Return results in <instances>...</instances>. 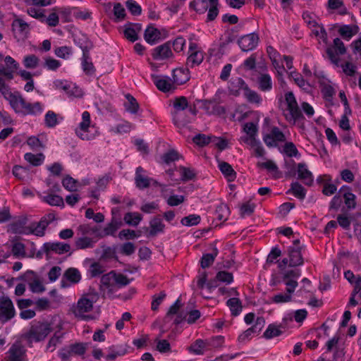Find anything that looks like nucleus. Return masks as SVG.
<instances>
[{
	"label": "nucleus",
	"mask_w": 361,
	"mask_h": 361,
	"mask_svg": "<svg viewBox=\"0 0 361 361\" xmlns=\"http://www.w3.org/2000/svg\"><path fill=\"white\" fill-rule=\"evenodd\" d=\"M29 234H34L37 236L42 237L45 234V229L42 226L39 227V224L37 222H33L28 226L27 235Z\"/></svg>",
	"instance_id": "57"
},
{
	"label": "nucleus",
	"mask_w": 361,
	"mask_h": 361,
	"mask_svg": "<svg viewBox=\"0 0 361 361\" xmlns=\"http://www.w3.org/2000/svg\"><path fill=\"white\" fill-rule=\"evenodd\" d=\"M256 54H252L245 59L242 65L245 71H253L256 68Z\"/></svg>",
	"instance_id": "63"
},
{
	"label": "nucleus",
	"mask_w": 361,
	"mask_h": 361,
	"mask_svg": "<svg viewBox=\"0 0 361 361\" xmlns=\"http://www.w3.org/2000/svg\"><path fill=\"white\" fill-rule=\"evenodd\" d=\"M259 35L256 32H252L241 36L238 40V44L243 51H250L255 49L259 43Z\"/></svg>",
	"instance_id": "9"
},
{
	"label": "nucleus",
	"mask_w": 361,
	"mask_h": 361,
	"mask_svg": "<svg viewBox=\"0 0 361 361\" xmlns=\"http://www.w3.org/2000/svg\"><path fill=\"white\" fill-rule=\"evenodd\" d=\"M204 60V54L202 51H193L191 52L186 62V66L190 68H194L199 66Z\"/></svg>",
	"instance_id": "35"
},
{
	"label": "nucleus",
	"mask_w": 361,
	"mask_h": 361,
	"mask_svg": "<svg viewBox=\"0 0 361 361\" xmlns=\"http://www.w3.org/2000/svg\"><path fill=\"white\" fill-rule=\"evenodd\" d=\"M42 200L46 203L51 206L63 207L64 202L62 197L58 195L49 194L42 197Z\"/></svg>",
	"instance_id": "41"
},
{
	"label": "nucleus",
	"mask_w": 361,
	"mask_h": 361,
	"mask_svg": "<svg viewBox=\"0 0 361 361\" xmlns=\"http://www.w3.org/2000/svg\"><path fill=\"white\" fill-rule=\"evenodd\" d=\"M164 333V331H161V334ZM162 334H161L159 338H157L155 340V342L157 343L156 348L157 350L160 352L161 353H166L171 352V345L169 342L166 340H160L159 338L161 336Z\"/></svg>",
	"instance_id": "44"
},
{
	"label": "nucleus",
	"mask_w": 361,
	"mask_h": 361,
	"mask_svg": "<svg viewBox=\"0 0 361 361\" xmlns=\"http://www.w3.org/2000/svg\"><path fill=\"white\" fill-rule=\"evenodd\" d=\"M180 170L181 171V180L183 181H188L192 180L196 176L195 172L190 168L180 166Z\"/></svg>",
	"instance_id": "60"
},
{
	"label": "nucleus",
	"mask_w": 361,
	"mask_h": 361,
	"mask_svg": "<svg viewBox=\"0 0 361 361\" xmlns=\"http://www.w3.org/2000/svg\"><path fill=\"white\" fill-rule=\"evenodd\" d=\"M281 334L282 331L279 329V326H277L274 324H271L264 331L263 336L267 339H271L274 337L280 336Z\"/></svg>",
	"instance_id": "43"
},
{
	"label": "nucleus",
	"mask_w": 361,
	"mask_h": 361,
	"mask_svg": "<svg viewBox=\"0 0 361 361\" xmlns=\"http://www.w3.org/2000/svg\"><path fill=\"white\" fill-rule=\"evenodd\" d=\"M144 172L145 170L142 166L137 167L135 176V183L136 187L140 190L149 188L152 180V178L142 175Z\"/></svg>",
	"instance_id": "18"
},
{
	"label": "nucleus",
	"mask_w": 361,
	"mask_h": 361,
	"mask_svg": "<svg viewBox=\"0 0 361 361\" xmlns=\"http://www.w3.org/2000/svg\"><path fill=\"white\" fill-rule=\"evenodd\" d=\"M285 100L287 104V109L289 111L290 119L293 120L295 122L303 118V115L292 92H288L285 94Z\"/></svg>",
	"instance_id": "8"
},
{
	"label": "nucleus",
	"mask_w": 361,
	"mask_h": 361,
	"mask_svg": "<svg viewBox=\"0 0 361 361\" xmlns=\"http://www.w3.org/2000/svg\"><path fill=\"white\" fill-rule=\"evenodd\" d=\"M74 42L82 49V54L90 53V50L93 47L92 42L84 35H75Z\"/></svg>",
	"instance_id": "27"
},
{
	"label": "nucleus",
	"mask_w": 361,
	"mask_h": 361,
	"mask_svg": "<svg viewBox=\"0 0 361 361\" xmlns=\"http://www.w3.org/2000/svg\"><path fill=\"white\" fill-rule=\"evenodd\" d=\"M55 54L61 59H66L72 54L71 48L67 46L57 47L54 50Z\"/></svg>",
	"instance_id": "64"
},
{
	"label": "nucleus",
	"mask_w": 361,
	"mask_h": 361,
	"mask_svg": "<svg viewBox=\"0 0 361 361\" xmlns=\"http://www.w3.org/2000/svg\"><path fill=\"white\" fill-rule=\"evenodd\" d=\"M301 248L289 247L288 249L289 264L290 267H296L303 264L304 259L301 253Z\"/></svg>",
	"instance_id": "16"
},
{
	"label": "nucleus",
	"mask_w": 361,
	"mask_h": 361,
	"mask_svg": "<svg viewBox=\"0 0 361 361\" xmlns=\"http://www.w3.org/2000/svg\"><path fill=\"white\" fill-rule=\"evenodd\" d=\"M229 214V208L226 204H219L216 209V219L219 221H226Z\"/></svg>",
	"instance_id": "49"
},
{
	"label": "nucleus",
	"mask_w": 361,
	"mask_h": 361,
	"mask_svg": "<svg viewBox=\"0 0 361 361\" xmlns=\"http://www.w3.org/2000/svg\"><path fill=\"white\" fill-rule=\"evenodd\" d=\"M25 159L32 166H38L42 164L44 160V155L42 153L34 154L28 152L24 155Z\"/></svg>",
	"instance_id": "40"
},
{
	"label": "nucleus",
	"mask_w": 361,
	"mask_h": 361,
	"mask_svg": "<svg viewBox=\"0 0 361 361\" xmlns=\"http://www.w3.org/2000/svg\"><path fill=\"white\" fill-rule=\"evenodd\" d=\"M353 215L350 217L347 216L345 214H338L337 216V222L341 227L343 229L348 230L350 226V223L353 221Z\"/></svg>",
	"instance_id": "61"
},
{
	"label": "nucleus",
	"mask_w": 361,
	"mask_h": 361,
	"mask_svg": "<svg viewBox=\"0 0 361 361\" xmlns=\"http://www.w3.org/2000/svg\"><path fill=\"white\" fill-rule=\"evenodd\" d=\"M142 219V216L137 212H128L123 217L126 224L132 226H137Z\"/></svg>",
	"instance_id": "39"
},
{
	"label": "nucleus",
	"mask_w": 361,
	"mask_h": 361,
	"mask_svg": "<svg viewBox=\"0 0 361 361\" xmlns=\"http://www.w3.org/2000/svg\"><path fill=\"white\" fill-rule=\"evenodd\" d=\"M205 342L202 339H197L188 348L189 351L195 355H203V349L205 348Z\"/></svg>",
	"instance_id": "45"
},
{
	"label": "nucleus",
	"mask_w": 361,
	"mask_h": 361,
	"mask_svg": "<svg viewBox=\"0 0 361 361\" xmlns=\"http://www.w3.org/2000/svg\"><path fill=\"white\" fill-rule=\"evenodd\" d=\"M211 4V7L208 11L207 20L209 21L214 20L219 14V9L217 8L219 0H208Z\"/></svg>",
	"instance_id": "58"
},
{
	"label": "nucleus",
	"mask_w": 361,
	"mask_h": 361,
	"mask_svg": "<svg viewBox=\"0 0 361 361\" xmlns=\"http://www.w3.org/2000/svg\"><path fill=\"white\" fill-rule=\"evenodd\" d=\"M171 42L168 41L166 43L155 47L152 53V58L154 60H164L173 56L171 49Z\"/></svg>",
	"instance_id": "12"
},
{
	"label": "nucleus",
	"mask_w": 361,
	"mask_h": 361,
	"mask_svg": "<svg viewBox=\"0 0 361 361\" xmlns=\"http://www.w3.org/2000/svg\"><path fill=\"white\" fill-rule=\"evenodd\" d=\"M160 32L158 29L148 27L144 34L146 42L150 44H154L160 39Z\"/></svg>",
	"instance_id": "30"
},
{
	"label": "nucleus",
	"mask_w": 361,
	"mask_h": 361,
	"mask_svg": "<svg viewBox=\"0 0 361 361\" xmlns=\"http://www.w3.org/2000/svg\"><path fill=\"white\" fill-rule=\"evenodd\" d=\"M95 303V298L88 300L83 295L78 300L77 304L71 308L73 314L80 320L89 321L93 319V317L86 314L93 309V305Z\"/></svg>",
	"instance_id": "3"
},
{
	"label": "nucleus",
	"mask_w": 361,
	"mask_h": 361,
	"mask_svg": "<svg viewBox=\"0 0 361 361\" xmlns=\"http://www.w3.org/2000/svg\"><path fill=\"white\" fill-rule=\"evenodd\" d=\"M78 181L69 175L66 176L62 180V185L68 191L73 192L77 190Z\"/></svg>",
	"instance_id": "52"
},
{
	"label": "nucleus",
	"mask_w": 361,
	"mask_h": 361,
	"mask_svg": "<svg viewBox=\"0 0 361 361\" xmlns=\"http://www.w3.org/2000/svg\"><path fill=\"white\" fill-rule=\"evenodd\" d=\"M219 168L228 181H233L235 179L236 172L233 170L231 164L226 161H221L219 164Z\"/></svg>",
	"instance_id": "31"
},
{
	"label": "nucleus",
	"mask_w": 361,
	"mask_h": 361,
	"mask_svg": "<svg viewBox=\"0 0 361 361\" xmlns=\"http://www.w3.org/2000/svg\"><path fill=\"white\" fill-rule=\"evenodd\" d=\"M226 305L229 307L231 314L234 317L240 314L242 311V302L238 298H231L228 299L226 302Z\"/></svg>",
	"instance_id": "37"
},
{
	"label": "nucleus",
	"mask_w": 361,
	"mask_h": 361,
	"mask_svg": "<svg viewBox=\"0 0 361 361\" xmlns=\"http://www.w3.org/2000/svg\"><path fill=\"white\" fill-rule=\"evenodd\" d=\"M172 76L173 83L183 85L190 80V71L188 68H175L173 70Z\"/></svg>",
	"instance_id": "23"
},
{
	"label": "nucleus",
	"mask_w": 361,
	"mask_h": 361,
	"mask_svg": "<svg viewBox=\"0 0 361 361\" xmlns=\"http://www.w3.org/2000/svg\"><path fill=\"white\" fill-rule=\"evenodd\" d=\"M81 60V65L83 72L87 75L94 76L95 75L96 68L92 61L90 53L82 54Z\"/></svg>",
	"instance_id": "28"
},
{
	"label": "nucleus",
	"mask_w": 361,
	"mask_h": 361,
	"mask_svg": "<svg viewBox=\"0 0 361 361\" xmlns=\"http://www.w3.org/2000/svg\"><path fill=\"white\" fill-rule=\"evenodd\" d=\"M338 193L342 194L345 205L348 209L351 210L356 207V196L351 192V188L349 186L343 185Z\"/></svg>",
	"instance_id": "13"
},
{
	"label": "nucleus",
	"mask_w": 361,
	"mask_h": 361,
	"mask_svg": "<svg viewBox=\"0 0 361 361\" xmlns=\"http://www.w3.org/2000/svg\"><path fill=\"white\" fill-rule=\"evenodd\" d=\"M245 97L250 103L259 104L262 101L260 95L255 91L250 90L248 86L244 92Z\"/></svg>",
	"instance_id": "48"
},
{
	"label": "nucleus",
	"mask_w": 361,
	"mask_h": 361,
	"mask_svg": "<svg viewBox=\"0 0 361 361\" xmlns=\"http://www.w3.org/2000/svg\"><path fill=\"white\" fill-rule=\"evenodd\" d=\"M8 97L7 101L17 114H21L24 116H37L41 114L43 111V105L41 102H27L19 92H16V94H11Z\"/></svg>",
	"instance_id": "1"
},
{
	"label": "nucleus",
	"mask_w": 361,
	"mask_h": 361,
	"mask_svg": "<svg viewBox=\"0 0 361 361\" xmlns=\"http://www.w3.org/2000/svg\"><path fill=\"white\" fill-rule=\"evenodd\" d=\"M151 77L154 84L159 90L163 92H168L171 90L172 83L169 77H161L155 74H152Z\"/></svg>",
	"instance_id": "19"
},
{
	"label": "nucleus",
	"mask_w": 361,
	"mask_h": 361,
	"mask_svg": "<svg viewBox=\"0 0 361 361\" xmlns=\"http://www.w3.org/2000/svg\"><path fill=\"white\" fill-rule=\"evenodd\" d=\"M179 157V154L177 151L175 149H170L161 156V159L165 164H169L170 163L178 160Z\"/></svg>",
	"instance_id": "55"
},
{
	"label": "nucleus",
	"mask_w": 361,
	"mask_h": 361,
	"mask_svg": "<svg viewBox=\"0 0 361 361\" xmlns=\"http://www.w3.org/2000/svg\"><path fill=\"white\" fill-rule=\"evenodd\" d=\"M338 33L345 40H350L358 33L359 27L357 25H343L339 27Z\"/></svg>",
	"instance_id": "25"
},
{
	"label": "nucleus",
	"mask_w": 361,
	"mask_h": 361,
	"mask_svg": "<svg viewBox=\"0 0 361 361\" xmlns=\"http://www.w3.org/2000/svg\"><path fill=\"white\" fill-rule=\"evenodd\" d=\"M13 31H18L21 37L27 36L29 32V25L20 18L15 19L12 23Z\"/></svg>",
	"instance_id": "33"
},
{
	"label": "nucleus",
	"mask_w": 361,
	"mask_h": 361,
	"mask_svg": "<svg viewBox=\"0 0 361 361\" xmlns=\"http://www.w3.org/2000/svg\"><path fill=\"white\" fill-rule=\"evenodd\" d=\"M114 271H111L108 274H103L100 280V290H102V288L106 287L108 289V293L112 294L114 291Z\"/></svg>",
	"instance_id": "29"
},
{
	"label": "nucleus",
	"mask_w": 361,
	"mask_h": 361,
	"mask_svg": "<svg viewBox=\"0 0 361 361\" xmlns=\"http://www.w3.org/2000/svg\"><path fill=\"white\" fill-rule=\"evenodd\" d=\"M16 70L13 69H6L3 66H1V69L0 70V92L6 100L8 99L9 95L16 94V92H12L10 90L8 85L6 84L3 77L8 80H12L14 77L13 73Z\"/></svg>",
	"instance_id": "10"
},
{
	"label": "nucleus",
	"mask_w": 361,
	"mask_h": 361,
	"mask_svg": "<svg viewBox=\"0 0 361 361\" xmlns=\"http://www.w3.org/2000/svg\"><path fill=\"white\" fill-rule=\"evenodd\" d=\"M219 251L216 247L213 249L212 253L204 254L200 260V265L202 269H206L211 266L218 255Z\"/></svg>",
	"instance_id": "38"
},
{
	"label": "nucleus",
	"mask_w": 361,
	"mask_h": 361,
	"mask_svg": "<svg viewBox=\"0 0 361 361\" xmlns=\"http://www.w3.org/2000/svg\"><path fill=\"white\" fill-rule=\"evenodd\" d=\"M298 178L301 180L305 185L312 186L314 182V176L308 170L306 164L299 163L297 166Z\"/></svg>",
	"instance_id": "14"
},
{
	"label": "nucleus",
	"mask_w": 361,
	"mask_h": 361,
	"mask_svg": "<svg viewBox=\"0 0 361 361\" xmlns=\"http://www.w3.org/2000/svg\"><path fill=\"white\" fill-rule=\"evenodd\" d=\"M94 241L88 237H81L76 240L75 246L77 249L92 248L94 247Z\"/></svg>",
	"instance_id": "46"
},
{
	"label": "nucleus",
	"mask_w": 361,
	"mask_h": 361,
	"mask_svg": "<svg viewBox=\"0 0 361 361\" xmlns=\"http://www.w3.org/2000/svg\"><path fill=\"white\" fill-rule=\"evenodd\" d=\"M126 6L133 16H140L142 13L141 6L134 0H128L126 2Z\"/></svg>",
	"instance_id": "56"
},
{
	"label": "nucleus",
	"mask_w": 361,
	"mask_h": 361,
	"mask_svg": "<svg viewBox=\"0 0 361 361\" xmlns=\"http://www.w3.org/2000/svg\"><path fill=\"white\" fill-rule=\"evenodd\" d=\"M39 61L35 54H30L24 57L23 63L26 68L33 69L39 66Z\"/></svg>",
	"instance_id": "42"
},
{
	"label": "nucleus",
	"mask_w": 361,
	"mask_h": 361,
	"mask_svg": "<svg viewBox=\"0 0 361 361\" xmlns=\"http://www.w3.org/2000/svg\"><path fill=\"white\" fill-rule=\"evenodd\" d=\"M173 106V111H187L192 116H195L197 113L195 105L189 104L188 99L183 96L175 98Z\"/></svg>",
	"instance_id": "11"
},
{
	"label": "nucleus",
	"mask_w": 361,
	"mask_h": 361,
	"mask_svg": "<svg viewBox=\"0 0 361 361\" xmlns=\"http://www.w3.org/2000/svg\"><path fill=\"white\" fill-rule=\"evenodd\" d=\"M306 192L305 188L299 182L295 181L290 184V188L287 193H291L297 198L302 200L305 198Z\"/></svg>",
	"instance_id": "32"
},
{
	"label": "nucleus",
	"mask_w": 361,
	"mask_h": 361,
	"mask_svg": "<svg viewBox=\"0 0 361 361\" xmlns=\"http://www.w3.org/2000/svg\"><path fill=\"white\" fill-rule=\"evenodd\" d=\"M27 219L23 218L11 224V228L13 233L27 235L28 226H26Z\"/></svg>",
	"instance_id": "34"
},
{
	"label": "nucleus",
	"mask_w": 361,
	"mask_h": 361,
	"mask_svg": "<svg viewBox=\"0 0 361 361\" xmlns=\"http://www.w3.org/2000/svg\"><path fill=\"white\" fill-rule=\"evenodd\" d=\"M65 279L72 283H78L81 280V274L76 268H68L64 272L63 279L61 281V287L63 288H66L69 286Z\"/></svg>",
	"instance_id": "15"
},
{
	"label": "nucleus",
	"mask_w": 361,
	"mask_h": 361,
	"mask_svg": "<svg viewBox=\"0 0 361 361\" xmlns=\"http://www.w3.org/2000/svg\"><path fill=\"white\" fill-rule=\"evenodd\" d=\"M82 122H80L79 127L80 130H76L75 133L76 135L81 138L83 140H90V137L87 134H86V132H87V130L90 125V114L88 111H85L82 114Z\"/></svg>",
	"instance_id": "17"
},
{
	"label": "nucleus",
	"mask_w": 361,
	"mask_h": 361,
	"mask_svg": "<svg viewBox=\"0 0 361 361\" xmlns=\"http://www.w3.org/2000/svg\"><path fill=\"white\" fill-rule=\"evenodd\" d=\"M42 250L44 251L47 257L49 258L51 253L63 255L70 252L71 245L68 243L62 242H49L43 244Z\"/></svg>",
	"instance_id": "7"
},
{
	"label": "nucleus",
	"mask_w": 361,
	"mask_h": 361,
	"mask_svg": "<svg viewBox=\"0 0 361 361\" xmlns=\"http://www.w3.org/2000/svg\"><path fill=\"white\" fill-rule=\"evenodd\" d=\"M44 123L47 127L54 128L58 124L57 114L52 111H49L44 116Z\"/></svg>",
	"instance_id": "53"
},
{
	"label": "nucleus",
	"mask_w": 361,
	"mask_h": 361,
	"mask_svg": "<svg viewBox=\"0 0 361 361\" xmlns=\"http://www.w3.org/2000/svg\"><path fill=\"white\" fill-rule=\"evenodd\" d=\"M258 87L263 92H267L272 88V81L269 74H261L257 80Z\"/></svg>",
	"instance_id": "36"
},
{
	"label": "nucleus",
	"mask_w": 361,
	"mask_h": 361,
	"mask_svg": "<svg viewBox=\"0 0 361 361\" xmlns=\"http://www.w3.org/2000/svg\"><path fill=\"white\" fill-rule=\"evenodd\" d=\"M16 315V311L11 299L8 296L0 297V322L6 324Z\"/></svg>",
	"instance_id": "4"
},
{
	"label": "nucleus",
	"mask_w": 361,
	"mask_h": 361,
	"mask_svg": "<svg viewBox=\"0 0 361 361\" xmlns=\"http://www.w3.org/2000/svg\"><path fill=\"white\" fill-rule=\"evenodd\" d=\"M149 226L150 230L147 235L149 237H154L159 233H163L165 228V225L159 216H154L151 219Z\"/></svg>",
	"instance_id": "26"
},
{
	"label": "nucleus",
	"mask_w": 361,
	"mask_h": 361,
	"mask_svg": "<svg viewBox=\"0 0 361 361\" xmlns=\"http://www.w3.org/2000/svg\"><path fill=\"white\" fill-rule=\"evenodd\" d=\"M201 220V217L197 214H190L188 216L183 217L180 223L185 226H192L197 225Z\"/></svg>",
	"instance_id": "51"
},
{
	"label": "nucleus",
	"mask_w": 361,
	"mask_h": 361,
	"mask_svg": "<svg viewBox=\"0 0 361 361\" xmlns=\"http://www.w3.org/2000/svg\"><path fill=\"white\" fill-rule=\"evenodd\" d=\"M353 222L354 224V232L361 243V212L353 214Z\"/></svg>",
	"instance_id": "50"
},
{
	"label": "nucleus",
	"mask_w": 361,
	"mask_h": 361,
	"mask_svg": "<svg viewBox=\"0 0 361 361\" xmlns=\"http://www.w3.org/2000/svg\"><path fill=\"white\" fill-rule=\"evenodd\" d=\"M248 85L241 78H232L228 83L229 94L233 96H238L241 90L244 91Z\"/></svg>",
	"instance_id": "22"
},
{
	"label": "nucleus",
	"mask_w": 361,
	"mask_h": 361,
	"mask_svg": "<svg viewBox=\"0 0 361 361\" xmlns=\"http://www.w3.org/2000/svg\"><path fill=\"white\" fill-rule=\"evenodd\" d=\"M346 52V48L341 41V39L338 37H336L334 39V44L331 47H329L326 48V53L331 61L332 63L338 66V63L340 59L337 56V55H343Z\"/></svg>",
	"instance_id": "6"
},
{
	"label": "nucleus",
	"mask_w": 361,
	"mask_h": 361,
	"mask_svg": "<svg viewBox=\"0 0 361 361\" xmlns=\"http://www.w3.org/2000/svg\"><path fill=\"white\" fill-rule=\"evenodd\" d=\"M114 283L118 288L126 286L130 282V280L126 275L121 273L117 274L115 271H114Z\"/></svg>",
	"instance_id": "54"
},
{
	"label": "nucleus",
	"mask_w": 361,
	"mask_h": 361,
	"mask_svg": "<svg viewBox=\"0 0 361 361\" xmlns=\"http://www.w3.org/2000/svg\"><path fill=\"white\" fill-rule=\"evenodd\" d=\"M202 106H203L204 109L209 114L221 116L226 113L225 108L222 106H220L214 101L203 100Z\"/></svg>",
	"instance_id": "24"
},
{
	"label": "nucleus",
	"mask_w": 361,
	"mask_h": 361,
	"mask_svg": "<svg viewBox=\"0 0 361 361\" xmlns=\"http://www.w3.org/2000/svg\"><path fill=\"white\" fill-rule=\"evenodd\" d=\"M26 348L20 341L14 342L2 361H27Z\"/></svg>",
	"instance_id": "5"
},
{
	"label": "nucleus",
	"mask_w": 361,
	"mask_h": 361,
	"mask_svg": "<svg viewBox=\"0 0 361 361\" xmlns=\"http://www.w3.org/2000/svg\"><path fill=\"white\" fill-rule=\"evenodd\" d=\"M104 272V269L99 262H93L88 269V274L90 278L99 276Z\"/></svg>",
	"instance_id": "47"
},
{
	"label": "nucleus",
	"mask_w": 361,
	"mask_h": 361,
	"mask_svg": "<svg viewBox=\"0 0 361 361\" xmlns=\"http://www.w3.org/2000/svg\"><path fill=\"white\" fill-rule=\"evenodd\" d=\"M173 123L177 127H183L189 123L194 116H192L187 111H173Z\"/></svg>",
	"instance_id": "20"
},
{
	"label": "nucleus",
	"mask_w": 361,
	"mask_h": 361,
	"mask_svg": "<svg viewBox=\"0 0 361 361\" xmlns=\"http://www.w3.org/2000/svg\"><path fill=\"white\" fill-rule=\"evenodd\" d=\"M142 29L140 23H128L125 25L123 31L125 37L129 41L134 42L138 39L137 32Z\"/></svg>",
	"instance_id": "21"
},
{
	"label": "nucleus",
	"mask_w": 361,
	"mask_h": 361,
	"mask_svg": "<svg viewBox=\"0 0 361 361\" xmlns=\"http://www.w3.org/2000/svg\"><path fill=\"white\" fill-rule=\"evenodd\" d=\"M52 331L53 328L51 323L35 320L32 322L30 329L25 334V338L29 345L32 346L33 342L44 341Z\"/></svg>",
	"instance_id": "2"
},
{
	"label": "nucleus",
	"mask_w": 361,
	"mask_h": 361,
	"mask_svg": "<svg viewBox=\"0 0 361 361\" xmlns=\"http://www.w3.org/2000/svg\"><path fill=\"white\" fill-rule=\"evenodd\" d=\"M290 76L294 80L295 82L301 88L307 89L310 85L305 80L300 73L295 71L290 73Z\"/></svg>",
	"instance_id": "59"
},
{
	"label": "nucleus",
	"mask_w": 361,
	"mask_h": 361,
	"mask_svg": "<svg viewBox=\"0 0 361 361\" xmlns=\"http://www.w3.org/2000/svg\"><path fill=\"white\" fill-rule=\"evenodd\" d=\"M43 66L48 70L56 71L61 66V62L51 57H47L44 60Z\"/></svg>",
	"instance_id": "62"
}]
</instances>
